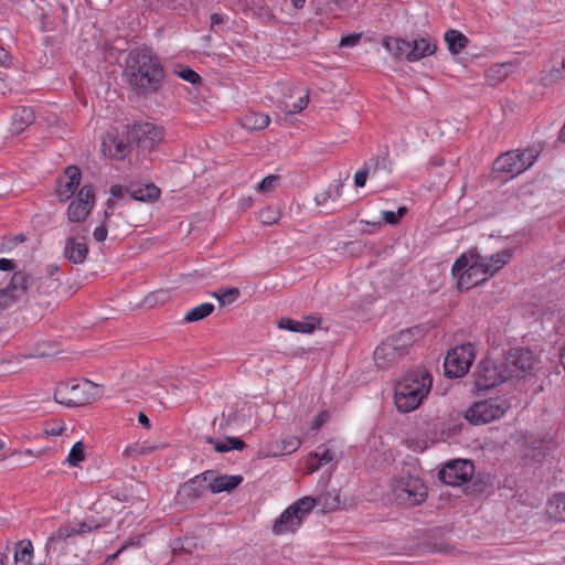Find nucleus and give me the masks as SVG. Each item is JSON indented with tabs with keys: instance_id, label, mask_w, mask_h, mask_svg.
Here are the masks:
<instances>
[{
	"instance_id": "1",
	"label": "nucleus",
	"mask_w": 565,
	"mask_h": 565,
	"mask_svg": "<svg viewBox=\"0 0 565 565\" xmlns=\"http://www.w3.org/2000/svg\"><path fill=\"white\" fill-rule=\"evenodd\" d=\"M125 76L138 94L147 96L160 89L164 71L159 58L149 50H132L126 58Z\"/></svg>"
},
{
	"instance_id": "2",
	"label": "nucleus",
	"mask_w": 565,
	"mask_h": 565,
	"mask_svg": "<svg viewBox=\"0 0 565 565\" xmlns=\"http://www.w3.org/2000/svg\"><path fill=\"white\" fill-rule=\"evenodd\" d=\"M433 377L424 367L407 372L395 385L394 402L398 411L409 413L420 406L431 390Z\"/></svg>"
},
{
	"instance_id": "3",
	"label": "nucleus",
	"mask_w": 565,
	"mask_h": 565,
	"mask_svg": "<svg viewBox=\"0 0 565 565\" xmlns=\"http://www.w3.org/2000/svg\"><path fill=\"white\" fill-rule=\"evenodd\" d=\"M418 330L405 329L386 338L374 351V361L379 367L387 369L408 353L416 341Z\"/></svg>"
},
{
	"instance_id": "4",
	"label": "nucleus",
	"mask_w": 565,
	"mask_h": 565,
	"mask_svg": "<svg viewBox=\"0 0 565 565\" xmlns=\"http://www.w3.org/2000/svg\"><path fill=\"white\" fill-rule=\"evenodd\" d=\"M511 407L505 397H493L473 403L466 413L465 417L473 425H484L501 418Z\"/></svg>"
},
{
	"instance_id": "5",
	"label": "nucleus",
	"mask_w": 565,
	"mask_h": 565,
	"mask_svg": "<svg viewBox=\"0 0 565 565\" xmlns=\"http://www.w3.org/2000/svg\"><path fill=\"white\" fill-rule=\"evenodd\" d=\"M395 501L407 507L422 504L427 498V488L423 480L412 476H402L392 484Z\"/></svg>"
},
{
	"instance_id": "6",
	"label": "nucleus",
	"mask_w": 565,
	"mask_h": 565,
	"mask_svg": "<svg viewBox=\"0 0 565 565\" xmlns=\"http://www.w3.org/2000/svg\"><path fill=\"white\" fill-rule=\"evenodd\" d=\"M110 518H103L100 521H83L77 523H67L57 529L56 532L47 539L46 552L47 554L55 553L65 547V541L75 534L89 533L93 530H98L108 524Z\"/></svg>"
},
{
	"instance_id": "7",
	"label": "nucleus",
	"mask_w": 565,
	"mask_h": 565,
	"mask_svg": "<svg viewBox=\"0 0 565 565\" xmlns=\"http://www.w3.org/2000/svg\"><path fill=\"white\" fill-rule=\"evenodd\" d=\"M96 387L89 382L83 383H60L54 392V399L67 407H78L95 399Z\"/></svg>"
},
{
	"instance_id": "8",
	"label": "nucleus",
	"mask_w": 565,
	"mask_h": 565,
	"mask_svg": "<svg viewBox=\"0 0 565 565\" xmlns=\"http://www.w3.org/2000/svg\"><path fill=\"white\" fill-rule=\"evenodd\" d=\"M511 379L504 361L491 359L480 361L475 371V386L479 391L489 390Z\"/></svg>"
},
{
	"instance_id": "9",
	"label": "nucleus",
	"mask_w": 565,
	"mask_h": 565,
	"mask_svg": "<svg viewBox=\"0 0 565 565\" xmlns=\"http://www.w3.org/2000/svg\"><path fill=\"white\" fill-rule=\"evenodd\" d=\"M537 154L534 149L508 151L495 159L494 170L511 178L516 177L535 162Z\"/></svg>"
},
{
	"instance_id": "10",
	"label": "nucleus",
	"mask_w": 565,
	"mask_h": 565,
	"mask_svg": "<svg viewBox=\"0 0 565 565\" xmlns=\"http://www.w3.org/2000/svg\"><path fill=\"white\" fill-rule=\"evenodd\" d=\"M476 356L471 343H465L448 351L444 369L447 377H461L468 373Z\"/></svg>"
},
{
	"instance_id": "11",
	"label": "nucleus",
	"mask_w": 565,
	"mask_h": 565,
	"mask_svg": "<svg viewBox=\"0 0 565 565\" xmlns=\"http://www.w3.org/2000/svg\"><path fill=\"white\" fill-rule=\"evenodd\" d=\"M88 228L83 225H73L68 230V236L65 239L64 257L75 264H83L88 255L86 244Z\"/></svg>"
},
{
	"instance_id": "12",
	"label": "nucleus",
	"mask_w": 565,
	"mask_h": 565,
	"mask_svg": "<svg viewBox=\"0 0 565 565\" xmlns=\"http://www.w3.org/2000/svg\"><path fill=\"white\" fill-rule=\"evenodd\" d=\"M95 205V191L93 185H84L77 193L67 209V223L70 227L73 225H82L83 222L92 213Z\"/></svg>"
},
{
	"instance_id": "13",
	"label": "nucleus",
	"mask_w": 565,
	"mask_h": 565,
	"mask_svg": "<svg viewBox=\"0 0 565 565\" xmlns=\"http://www.w3.org/2000/svg\"><path fill=\"white\" fill-rule=\"evenodd\" d=\"M475 471L472 461L457 459L446 463L438 472L439 480L445 484L458 487L467 482Z\"/></svg>"
},
{
	"instance_id": "14",
	"label": "nucleus",
	"mask_w": 565,
	"mask_h": 565,
	"mask_svg": "<svg viewBox=\"0 0 565 565\" xmlns=\"http://www.w3.org/2000/svg\"><path fill=\"white\" fill-rule=\"evenodd\" d=\"M31 281L30 275L15 271L11 277L9 286L0 289V310H4L12 303L25 299Z\"/></svg>"
},
{
	"instance_id": "15",
	"label": "nucleus",
	"mask_w": 565,
	"mask_h": 565,
	"mask_svg": "<svg viewBox=\"0 0 565 565\" xmlns=\"http://www.w3.org/2000/svg\"><path fill=\"white\" fill-rule=\"evenodd\" d=\"M512 377L531 372L539 363V356L530 349H515L509 352L503 360Z\"/></svg>"
},
{
	"instance_id": "16",
	"label": "nucleus",
	"mask_w": 565,
	"mask_h": 565,
	"mask_svg": "<svg viewBox=\"0 0 565 565\" xmlns=\"http://www.w3.org/2000/svg\"><path fill=\"white\" fill-rule=\"evenodd\" d=\"M470 258L471 264L469 267L456 276L457 288L460 290H468L487 280V277L483 276L482 264L479 262L478 250L476 248L470 249Z\"/></svg>"
},
{
	"instance_id": "17",
	"label": "nucleus",
	"mask_w": 565,
	"mask_h": 565,
	"mask_svg": "<svg viewBox=\"0 0 565 565\" xmlns=\"http://www.w3.org/2000/svg\"><path fill=\"white\" fill-rule=\"evenodd\" d=\"M82 173L76 166H68L64 170V177L60 178L56 186V195L61 202L71 199L79 186Z\"/></svg>"
},
{
	"instance_id": "18",
	"label": "nucleus",
	"mask_w": 565,
	"mask_h": 565,
	"mask_svg": "<svg viewBox=\"0 0 565 565\" xmlns=\"http://www.w3.org/2000/svg\"><path fill=\"white\" fill-rule=\"evenodd\" d=\"M136 138L139 147L152 150L162 141L163 130L152 122H141L136 126Z\"/></svg>"
},
{
	"instance_id": "19",
	"label": "nucleus",
	"mask_w": 565,
	"mask_h": 565,
	"mask_svg": "<svg viewBox=\"0 0 565 565\" xmlns=\"http://www.w3.org/2000/svg\"><path fill=\"white\" fill-rule=\"evenodd\" d=\"M211 476H213V471H205L195 476L181 486L178 495L192 501L196 500L206 489H210L209 477Z\"/></svg>"
},
{
	"instance_id": "20",
	"label": "nucleus",
	"mask_w": 565,
	"mask_h": 565,
	"mask_svg": "<svg viewBox=\"0 0 565 565\" xmlns=\"http://www.w3.org/2000/svg\"><path fill=\"white\" fill-rule=\"evenodd\" d=\"M512 255V249L500 250L490 257L482 256L478 253L479 262L482 264L483 276L487 278L494 276L501 268H503L504 265L511 260Z\"/></svg>"
},
{
	"instance_id": "21",
	"label": "nucleus",
	"mask_w": 565,
	"mask_h": 565,
	"mask_svg": "<svg viewBox=\"0 0 565 565\" xmlns=\"http://www.w3.org/2000/svg\"><path fill=\"white\" fill-rule=\"evenodd\" d=\"M301 522L302 520L297 515V512H295L294 508L288 507L274 522L273 532L276 535L294 532L299 527Z\"/></svg>"
},
{
	"instance_id": "22",
	"label": "nucleus",
	"mask_w": 565,
	"mask_h": 565,
	"mask_svg": "<svg viewBox=\"0 0 565 565\" xmlns=\"http://www.w3.org/2000/svg\"><path fill=\"white\" fill-rule=\"evenodd\" d=\"M321 319L318 317H308L302 321H296L289 318H284L279 321L280 329H287L294 332L311 333L319 327Z\"/></svg>"
},
{
	"instance_id": "23",
	"label": "nucleus",
	"mask_w": 565,
	"mask_h": 565,
	"mask_svg": "<svg viewBox=\"0 0 565 565\" xmlns=\"http://www.w3.org/2000/svg\"><path fill=\"white\" fill-rule=\"evenodd\" d=\"M382 44L395 58H406L409 61V51H412L411 41L401 38L385 36Z\"/></svg>"
},
{
	"instance_id": "24",
	"label": "nucleus",
	"mask_w": 565,
	"mask_h": 565,
	"mask_svg": "<svg viewBox=\"0 0 565 565\" xmlns=\"http://www.w3.org/2000/svg\"><path fill=\"white\" fill-rule=\"evenodd\" d=\"M243 482V477L241 476H218V477H209V487L212 493H220L223 491H231L238 487Z\"/></svg>"
},
{
	"instance_id": "25",
	"label": "nucleus",
	"mask_w": 565,
	"mask_h": 565,
	"mask_svg": "<svg viewBox=\"0 0 565 565\" xmlns=\"http://www.w3.org/2000/svg\"><path fill=\"white\" fill-rule=\"evenodd\" d=\"M35 116L30 107L19 108L12 116L10 131L12 135H19L25 130L26 127L34 122Z\"/></svg>"
},
{
	"instance_id": "26",
	"label": "nucleus",
	"mask_w": 565,
	"mask_h": 565,
	"mask_svg": "<svg viewBox=\"0 0 565 565\" xmlns=\"http://www.w3.org/2000/svg\"><path fill=\"white\" fill-rule=\"evenodd\" d=\"M554 61H561V66H554L546 74L541 77V82L545 86L553 85L562 79H565V46L558 50L553 55Z\"/></svg>"
},
{
	"instance_id": "27",
	"label": "nucleus",
	"mask_w": 565,
	"mask_h": 565,
	"mask_svg": "<svg viewBox=\"0 0 565 565\" xmlns=\"http://www.w3.org/2000/svg\"><path fill=\"white\" fill-rule=\"evenodd\" d=\"M383 169L387 170V160L385 158H372L367 163L366 168L359 170L354 174V184L358 188H362L365 185L367 175L370 172H372V177H374L377 172V170Z\"/></svg>"
},
{
	"instance_id": "28",
	"label": "nucleus",
	"mask_w": 565,
	"mask_h": 565,
	"mask_svg": "<svg viewBox=\"0 0 565 565\" xmlns=\"http://www.w3.org/2000/svg\"><path fill=\"white\" fill-rule=\"evenodd\" d=\"M160 196V189L153 183L130 186V200L140 202H152Z\"/></svg>"
},
{
	"instance_id": "29",
	"label": "nucleus",
	"mask_w": 565,
	"mask_h": 565,
	"mask_svg": "<svg viewBox=\"0 0 565 565\" xmlns=\"http://www.w3.org/2000/svg\"><path fill=\"white\" fill-rule=\"evenodd\" d=\"M269 122L268 115L255 111H248L241 118L242 127L250 131L265 129Z\"/></svg>"
},
{
	"instance_id": "30",
	"label": "nucleus",
	"mask_w": 565,
	"mask_h": 565,
	"mask_svg": "<svg viewBox=\"0 0 565 565\" xmlns=\"http://www.w3.org/2000/svg\"><path fill=\"white\" fill-rule=\"evenodd\" d=\"M412 51H409V62L419 61L420 58L433 55L437 50L436 44L430 43L427 39L411 41Z\"/></svg>"
},
{
	"instance_id": "31",
	"label": "nucleus",
	"mask_w": 565,
	"mask_h": 565,
	"mask_svg": "<svg viewBox=\"0 0 565 565\" xmlns=\"http://www.w3.org/2000/svg\"><path fill=\"white\" fill-rule=\"evenodd\" d=\"M445 42L447 43L448 45V50L451 54H459L461 51H463L468 43H469V40L468 38L461 33L460 31L458 30H448L446 33H445Z\"/></svg>"
},
{
	"instance_id": "32",
	"label": "nucleus",
	"mask_w": 565,
	"mask_h": 565,
	"mask_svg": "<svg viewBox=\"0 0 565 565\" xmlns=\"http://www.w3.org/2000/svg\"><path fill=\"white\" fill-rule=\"evenodd\" d=\"M106 205L107 209L104 213V223L100 226H97L93 232V236L96 242H104L107 238V227L111 225V216L114 215L113 207L115 205V200L108 199Z\"/></svg>"
},
{
	"instance_id": "33",
	"label": "nucleus",
	"mask_w": 565,
	"mask_h": 565,
	"mask_svg": "<svg viewBox=\"0 0 565 565\" xmlns=\"http://www.w3.org/2000/svg\"><path fill=\"white\" fill-rule=\"evenodd\" d=\"M158 449H159L158 445L150 446V445H147L146 443H134V444L128 445L125 448L122 456L127 459H136L139 456L149 455Z\"/></svg>"
},
{
	"instance_id": "34",
	"label": "nucleus",
	"mask_w": 565,
	"mask_h": 565,
	"mask_svg": "<svg viewBox=\"0 0 565 565\" xmlns=\"http://www.w3.org/2000/svg\"><path fill=\"white\" fill-rule=\"evenodd\" d=\"M108 142H104V146H108L109 153L115 159H124L130 151V143L125 139L110 138Z\"/></svg>"
},
{
	"instance_id": "35",
	"label": "nucleus",
	"mask_w": 565,
	"mask_h": 565,
	"mask_svg": "<svg viewBox=\"0 0 565 565\" xmlns=\"http://www.w3.org/2000/svg\"><path fill=\"white\" fill-rule=\"evenodd\" d=\"M213 311H214V305L210 303V302H205V303H202V305L189 310L184 316V320L188 322L200 321V320L209 317Z\"/></svg>"
},
{
	"instance_id": "36",
	"label": "nucleus",
	"mask_w": 565,
	"mask_h": 565,
	"mask_svg": "<svg viewBox=\"0 0 565 565\" xmlns=\"http://www.w3.org/2000/svg\"><path fill=\"white\" fill-rule=\"evenodd\" d=\"M317 504L321 507L323 512H331L339 508L340 497L335 492H326L318 497Z\"/></svg>"
},
{
	"instance_id": "37",
	"label": "nucleus",
	"mask_w": 565,
	"mask_h": 565,
	"mask_svg": "<svg viewBox=\"0 0 565 565\" xmlns=\"http://www.w3.org/2000/svg\"><path fill=\"white\" fill-rule=\"evenodd\" d=\"M86 458V446L83 441H77L71 449L66 462L71 467H78V465Z\"/></svg>"
},
{
	"instance_id": "38",
	"label": "nucleus",
	"mask_w": 565,
	"mask_h": 565,
	"mask_svg": "<svg viewBox=\"0 0 565 565\" xmlns=\"http://www.w3.org/2000/svg\"><path fill=\"white\" fill-rule=\"evenodd\" d=\"M321 451H316L310 455V460L316 459L318 460L317 463H310L311 465V471L317 470L320 466L327 465L333 460V452L328 449L326 446L318 448Z\"/></svg>"
},
{
	"instance_id": "39",
	"label": "nucleus",
	"mask_w": 565,
	"mask_h": 565,
	"mask_svg": "<svg viewBox=\"0 0 565 565\" xmlns=\"http://www.w3.org/2000/svg\"><path fill=\"white\" fill-rule=\"evenodd\" d=\"M317 504V499H313L311 497H305L302 499H299L290 507L294 508L295 512H297V515L300 516L302 520L305 515H307Z\"/></svg>"
},
{
	"instance_id": "40",
	"label": "nucleus",
	"mask_w": 565,
	"mask_h": 565,
	"mask_svg": "<svg viewBox=\"0 0 565 565\" xmlns=\"http://www.w3.org/2000/svg\"><path fill=\"white\" fill-rule=\"evenodd\" d=\"M213 296L218 300L221 306L234 302L239 296V289L232 287L228 289H218L213 292Z\"/></svg>"
},
{
	"instance_id": "41",
	"label": "nucleus",
	"mask_w": 565,
	"mask_h": 565,
	"mask_svg": "<svg viewBox=\"0 0 565 565\" xmlns=\"http://www.w3.org/2000/svg\"><path fill=\"white\" fill-rule=\"evenodd\" d=\"M18 550L14 554L15 563H24L28 564L32 557V544L30 541H20L18 543Z\"/></svg>"
},
{
	"instance_id": "42",
	"label": "nucleus",
	"mask_w": 565,
	"mask_h": 565,
	"mask_svg": "<svg viewBox=\"0 0 565 565\" xmlns=\"http://www.w3.org/2000/svg\"><path fill=\"white\" fill-rule=\"evenodd\" d=\"M342 185L332 184L329 189L322 193L316 195L315 200L318 205L326 204L329 200H335L341 195Z\"/></svg>"
},
{
	"instance_id": "43",
	"label": "nucleus",
	"mask_w": 565,
	"mask_h": 565,
	"mask_svg": "<svg viewBox=\"0 0 565 565\" xmlns=\"http://www.w3.org/2000/svg\"><path fill=\"white\" fill-rule=\"evenodd\" d=\"M301 445V440L296 436H288L280 440L278 449L281 455L295 452Z\"/></svg>"
},
{
	"instance_id": "44",
	"label": "nucleus",
	"mask_w": 565,
	"mask_h": 565,
	"mask_svg": "<svg viewBox=\"0 0 565 565\" xmlns=\"http://www.w3.org/2000/svg\"><path fill=\"white\" fill-rule=\"evenodd\" d=\"M406 213H407V207L399 206L397 209V212L383 211L382 216H383V220L385 221V223H387L390 225H396L399 223L401 218L406 215Z\"/></svg>"
},
{
	"instance_id": "45",
	"label": "nucleus",
	"mask_w": 565,
	"mask_h": 565,
	"mask_svg": "<svg viewBox=\"0 0 565 565\" xmlns=\"http://www.w3.org/2000/svg\"><path fill=\"white\" fill-rule=\"evenodd\" d=\"M222 418H223V423L221 424L222 428H228V427L238 425L243 420L242 415L235 409H230L228 412H223Z\"/></svg>"
},
{
	"instance_id": "46",
	"label": "nucleus",
	"mask_w": 565,
	"mask_h": 565,
	"mask_svg": "<svg viewBox=\"0 0 565 565\" xmlns=\"http://www.w3.org/2000/svg\"><path fill=\"white\" fill-rule=\"evenodd\" d=\"M551 505L555 509V516L561 522H565V494L559 493L553 498Z\"/></svg>"
},
{
	"instance_id": "47",
	"label": "nucleus",
	"mask_w": 565,
	"mask_h": 565,
	"mask_svg": "<svg viewBox=\"0 0 565 565\" xmlns=\"http://www.w3.org/2000/svg\"><path fill=\"white\" fill-rule=\"evenodd\" d=\"M471 264L470 250L461 254L452 265L451 273L456 277L458 274L465 271Z\"/></svg>"
},
{
	"instance_id": "48",
	"label": "nucleus",
	"mask_w": 565,
	"mask_h": 565,
	"mask_svg": "<svg viewBox=\"0 0 565 565\" xmlns=\"http://www.w3.org/2000/svg\"><path fill=\"white\" fill-rule=\"evenodd\" d=\"M178 76L191 84H198L201 82V76L190 67H181L175 72Z\"/></svg>"
},
{
	"instance_id": "49",
	"label": "nucleus",
	"mask_w": 565,
	"mask_h": 565,
	"mask_svg": "<svg viewBox=\"0 0 565 565\" xmlns=\"http://www.w3.org/2000/svg\"><path fill=\"white\" fill-rule=\"evenodd\" d=\"M278 181V175H268L258 183L257 190L264 193L271 192L276 188Z\"/></svg>"
},
{
	"instance_id": "50",
	"label": "nucleus",
	"mask_w": 565,
	"mask_h": 565,
	"mask_svg": "<svg viewBox=\"0 0 565 565\" xmlns=\"http://www.w3.org/2000/svg\"><path fill=\"white\" fill-rule=\"evenodd\" d=\"M505 67L504 65H495L487 71L488 81H497L500 82L505 77Z\"/></svg>"
},
{
	"instance_id": "51",
	"label": "nucleus",
	"mask_w": 565,
	"mask_h": 565,
	"mask_svg": "<svg viewBox=\"0 0 565 565\" xmlns=\"http://www.w3.org/2000/svg\"><path fill=\"white\" fill-rule=\"evenodd\" d=\"M110 194H111V199H118V200H122L125 199L127 195L130 198V186H122L120 184H115L110 188Z\"/></svg>"
},
{
	"instance_id": "52",
	"label": "nucleus",
	"mask_w": 565,
	"mask_h": 565,
	"mask_svg": "<svg viewBox=\"0 0 565 565\" xmlns=\"http://www.w3.org/2000/svg\"><path fill=\"white\" fill-rule=\"evenodd\" d=\"M362 33H353L347 36H342L340 40L341 46H354L359 43Z\"/></svg>"
},
{
	"instance_id": "53",
	"label": "nucleus",
	"mask_w": 565,
	"mask_h": 565,
	"mask_svg": "<svg viewBox=\"0 0 565 565\" xmlns=\"http://www.w3.org/2000/svg\"><path fill=\"white\" fill-rule=\"evenodd\" d=\"M143 535H136L130 537L119 550L118 553H122L128 547H139L142 544Z\"/></svg>"
},
{
	"instance_id": "54",
	"label": "nucleus",
	"mask_w": 565,
	"mask_h": 565,
	"mask_svg": "<svg viewBox=\"0 0 565 565\" xmlns=\"http://www.w3.org/2000/svg\"><path fill=\"white\" fill-rule=\"evenodd\" d=\"M308 102V95L300 97L298 102L292 105V109L288 110V114H298L302 111L307 107Z\"/></svg>"
},
{
	"instance_id": "55",
	"label": "nucleus",
	"mask_w": 565,
	"mask_h": 565,
	"mask_svg": "<svg viewBox=\"0 0 565 565\" xmlns=\"http://www.w3.org/2000/svg\"><path fill=\"white\" fill-rule=\"evenodd\" d=\"M328 415L324 412L319 413L311 422V429H319L327 420Z\"/></svg>"
},
{
	"instance_id": "56",
	"label": "nucleus",
	"mask_w": 565,
	"mask_h": 565,
	"mask_svg": "<svg viewBox=\"0 0 565 565\" xmlns=\"http://www.w3.org/2000/svg\"><path fill=\"white\" fill-rule=\"evenodd\" d=\"M227 445L231 447V450H243L246 446L242 439L236 437H227Z\"/></svg>"
},
{
	"instance_id": "57",
	"label": "nucleus",
	"mask_w": 565,
	"mask_h": 565,
	"mask_svg": "<svg viewBox=\"0 0 565 565\" xmlns=\"http://www.w3.org/2000/svg\"><path fill=\"white\" fill-rule=\"evenodd\" d=\"M65 430V427L63 425L54 424L47 428H45V434L49 436H60Z\"/></svg>"
},
{
	"instance_id": "58",
	"label": "nucleus",
	"mask_w": 565,
	"mask_h": 565,
	"mask_svg": "<svg viewBox=\"0 0 565 565\" xmlns=\"http://www.w3.org/2000/svg\"><path fill=\"white\" fill-rule=\"evenodd\" d=\"M15 268V264L11 259L0 258V270L9 271Z\"/></svg>"
},
{
	"instance_id": "59",
	"label": "nucleus",
	"mask_w": 565,
	"mask_h": 565,
	"mask_svg": "<svg viewBox=\"0 0 565 565\" xmlns=\"http://www.w3.org/2000/svg\"><path fill=\"white\" fill-rule=\"evenodd\" d=\"M214 449L217 451V452H226V451H230L231 450V447L227 445V440L226 441H216L215 445H214Z\"/></svg>"
},
{
	"instance_id": "60",
	"label": "nucleus",
	"mask_w": 565,
	"mask_h": 565,
	"mask_svg": "<svg viewBox=\"0 0 565 565\" xmlns=\"http://www.w3.org/2000/svg\"><path fill=\"white\" fill-rule=\"evenodd\" d=\"M211 20V28H214L215 25H218L221 23H223V17L218 13H213L210 18Z\"/></svg>"
},
{
	"instance_id": "61",
	"label": "nucleus",
	"mask_w": 565,
	"mask_h": 565,
	"mask_svg": "<svg viewBox=\"0 0 565 565\" xmlns=\"http://www.w3.org/2000/svg\"><path fill=\"white\" fill-rule=\"evenodd\" d=\"M138 420H139V423H140L142 426H145L147 429H149V428H150V419L147 417V415H146V414H143V413H139V415H138Z\"/></svg>"
},
{
	"instance_id": "62",
	"label": "nucleus",
	"mask_w": 565,
	"mask_h": 565,
	"mask_svg": "<svg viewBox=\"0 0 565 565\" xmlns=\"http://www.w3.org/2000/svg\"><path fill=\"white\" fill-rule=\"evenodd\" d=\"M9 60V53L0 46V65L6 64V62Z\"/></svg>"
},
{
	"instance_id": "63",
	"label": "nucleus",
	"mask_w": 565,
	"mask_h": 565,
	"mask_svg": "<svg viewBox=\"0 0 565 565\" xmlns=\"http://www.w3.org/2000/svg\"><path fill=\"white\" fill-rule=\"evenodd\" d=\"M46 271L49 276H53L60 271V266L56 264L49 265Z\"/></svg>"
},
{
	"instance_id": "64",
	"label": "nucleus",
	"mask_w": 565,
	"mask_h": 565,
	"mask_svg": "<svg viewBox=\"0 0 565 565\" xmlns=\"http://www.w3.org/2000/svg\"><path fill=\"white\" fill-rule=\"evenodd\" d=\"M558 140L562 142H565V124L563 125V127L558 134Z\"/></svg>"
}]
</instances>
